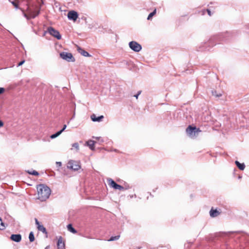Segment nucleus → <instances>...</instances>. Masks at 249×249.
Wrapping results in <instances>:
<instances>
[{
    "mask_svg": "<svg viewBox=\"0 0 249 249\" xmlns=\"http://www.w3.org/2000/svg\"><path fill=\"white\" fill-rule=\"evenodd\" d=\"M56 164L57 166L58 167H60L62 165L61 162H56Z\"/></svg>",
    "mask_w": 249,
    "mask_h": 249,
    "instance_id": "72a5a7b5",
    "label": "nucleus"
},
{
    "mask_svg": "<svg viewBox=\"0 0 249 249\" xmlns=\"http://www.w3.org/2000/svg\"><path fill=\"white\" fill-rule=\"evenodd\" d=\"M5 229V226L4 223L2 221L1 218L0 217V230H3Z\"/></svg>",
    "mask_w": 249,
    "mask_h": 249,
    "instance_id": "5701e85b",
    "label": "nucleus"
},
{
    "mask_svg": "<svg viewBox=\"0 0 249 249\" xmlns=\"http://www.w3.org/2000/svg\"><path fill=\"white\" fill-rule=\"evenodd\" d=\"M90 118L93 122H99L101 121L104 118V116L101 115L98 117H96L95 114H93L90 116Z\"/></svg>",
    "mask_w": 249,
    "mask_h": 249,
    "instance_id": "f8f14e48",
    "label": "nucleus"
},
{
    "mask_svg": "<svg viewBox=\"0 0 249 249\" xmlns=\"http://www.w3.org/2000/svg\"><path fill=\"white\" fill-rule=\"evenodd\" d=\"M141 93V91H138V93L134 95V97H136V99H138V96Z\"/></svg>",
    "mask_w": 249,
    "mask_h": 249,
    "instance_id": "2f4dec72",
    "label": "nucleus"
},
{
    "mask_svg": "<svg viewBox=\"0 0 249 249\" xmlns=\"http://www.w3.org/2000/svg\"><path fill=\"white\" fill-rule=\"evenodd\" d=\"M25 62V60H22L20 61L18 65V66H21Z\"/></svg>",
    "mask_w": 249,
    "mask_h": 249,
    "instance_id": "473e14b6",
    "label": "nucleus"
},
{
    "mask_svg": "<svg viewBox=\"0 0 249 249\" xmlns=\"http://www.w3.org/2000/svg\"><path fill=\"white\" fill-rule=\"evenodd\" d=\"M35 222H36V224L37 225V227L41 225L40 224V223L39 222V221L37 220V219L36 218H35Z\"/></svg>",
    "mask_w": 249,
    "mask_h": 249,
    "instance_id": "7c9ffc66",
    "label": "nucleus"
},
{
    "mask_svg": "<svg viewBox=\"0 0 249 249\" xmlns=\"http://www.w3.org/2000/svg\"><path fill=\"white\" fill-rule=\"evenodd\" d=\"M107 181L108 185L110 187L113 188L114 189H116V188H117V186L118 184H117L112 179H111L110 178H107Z\"/></svg>",
    "mask_w": 249,
    "mask_h": 249,
    "instance_id": "ddd939ff",
    "label": "nucleus"
},
{
    "mask_svg": "<svg viewBox=\"0 0 249 249\" xmlns=\"http://www.w3.org/2000/svg\"><path fill=\"white\" fill-rule=\"evenodd\" d=\"M72 146L74 148L76 149L77 150H79V144L77 142L73 143Z\"/></svg>",
    "mask_w": 249,
    "mask_h": 249,
    "instance_id": "a878e982",
    "label": "nucleus"
},
{
    "mask_svg": "<svg viewBox=\"0 0 249 249\" xmlns=\"http://www.w3.org/2000/svg\"><path fill=\"white\" fill-rule=\"evenodd\" d=\"M212 93H213V96H216V97H220V96H221V95H222V94H221V93L217 94V93H216V91H213V92H212Z\"/></svg>",
    "mask_w": 249,
    "mask_h": 249,
    "instance_id": "cd10ccee",
    "label": "nucleus"
},
{
    "mask_svg": "<svg viewBox=\"0 0 249 249\" xmlns=\"http://www.w3.org/2000/svg\"><path fill=\"white\" fill-rule=\"evenodd\" d=\"M57 246L58 249H65V243L63 241V238L62 236H59L58 237Z\"/></svg>",
    "mask_w": 249,
    "mask_h": 249,
    "instance_id": "9d476101",
    "label": "nucleus"
},
{
    "mask_svg": "<svg viewBox=\"0 0 249 249\" xmlns=\"http://www.w3.org/2000/svg\"><path fill=\"white\" fill-rule=\"evenodd\" d=\"M38 199L41 201L46 200L51 194V189L46 185L39 184L37 186Z\"/></svg>",
    "mask_w": 249,
    "mask_h": 249,
    "instance_id": "f257e3e1",
    "label": "nucleus"
},
{
    "mask_svg": "<svg viewBox=\"0 0 249 249\" xmlns=\"http://www.w3.org/2000/svg\"><path fill=\"white\" fill-rule=\"evenodd\" d=\"M47 32L52 36L60 40L61 39V36L59 32L52 27H49L47 29Z\"/></svg>",
    "mask_w": 249,
    "mask_h": 249,
    "instance_id": "423d86ee",
    "label": "nucleus"
},
{
    "mask_svg": "<svg viewBox=\"0 0 249 249\" xmlns=\"http://www.w3.org/2000/svg\"><path fill=\"white\" fill-rule=\"evenodd\" d=\"M124 187V190H127V189L130 188V187L129 186V185H126Z\"/></svg>",
    "mask_w": 249,
    "mask_h": 249,
    "instance_id": "e433bc0d",
    "label": "nucleus"
},
{
    "mask_svg": "<svg viewBox=\"0 0 249 249\" xmlns=\"http://www.w3.org/2000/svg\"><path fill=\"white\" fill-rule=\"evenodd\" d=\"M87 145L91 150H94L95 142L92 140H89L86 142Z\"/></svg>",
    "mask_w": 249,
    "mask_h": 249,
    "instance_id": "4468645a",
    "label": "nucleus"
},
{
    "mask_svg": "<svg viewBox=\"0 0 249 249\" xmlns=\"http://www.w3.org/2000/svg\"><path fill=\"white\" fill-rule=\"evenodd\" d=\"M27 172L31 175H35V176H38L39 175L38 173L36 171H33L32 172L27 171Z\"/></svg>",
    "mask_w": 249,
    "mask_h": 249,
    "instance_id": "393cba45",
    "label": "nucleus"
},
{
    "mask_svg": "<svg viewBox=\"0 0 249 249\" xmlns=\"http://www.w3.org/2000/svg\"><path fill=\"white\" fill-rule=\"evenodd\" d=\"M3 125H4L3 122L1 120H0V128L2 127Z\"/></svg>",
    "mask_w": 249,
    "mask_h": 249,
    "instance_id": "c9c22d12",
    "label": "nucleus"
},
{
    "mask_svg": "<svg viewBox=\"0 0 249 249\" xmlns=\"http://www.w3.org/2000/svg\"><path fill=\"white\" fill-rule=\"evenodd\" d=\"M207 11L208 15L211 16V12L210 10H209V9H207Z\"/></svg>",
    "mask_w": 249,
    "mask_h": 249,
    "instance_id": "4c0bfd02",
    "label": "nucleus"
},
{
    "mask_svg": "<svg viewBox=\"0 0 249 249\" xmlns=\"http://www.w3.org/2000/svg\"><path fill=\"white\" fill-rule=\"evenodd\" d=\"M115 190H119L123 191V190H124V187L118 184Z\"/></svg>",
    "mask_w": 249,
    "mask_h": 249,
    "instance_id": "bb28decb",
    "label": "nucleus"
},
{
    "mask_svg": "<svg viewBox=\"0 0 249 249\" xmlns=\"http://www.w3.org/2000/svg\"><path fill=\"white\" fill-rule=\"evenodd\" d=\"M67 229L69 231H70L72 233H77V231L74 228H73L72 225L71 224L68 225Z\"/></svg>",
    "mask_w": 249,
    "mask_h": 249,
    "instance_id": "f3484780",
    "label": "nucleus"
},
{
    "mask_svg": "<svg viewBox=\"0 0 249 249\" xmlns=\"http://www.w3.org/2000/svg\"><path fill=\"white\" fill-rule=\"evenodd\" d=\"M68 167L74 171H77L80 168L79 162L75 160H70L68 163Z\"/></svg>",
    "mask_w": 249,
    "mask_h": 249,
    "instance_id": "6e6552de",
    "label": "nucleus"
},
{
    "mask_svg": "<svg viewBox=\"0 0 249 249\" xmlns=\"http://www.w3.org/2000/svg\"><path fill=\"white\" fill-rule=\"evenodd\" d=\"M68 18L69 19L75 21L78 18V14L74 11H71L68 14Z\"/></svg>",
    "mask_w": 249,
    "mask_h": 249,
    "instance_id": "1a4fd4ad",
    "label": "nucleus"
},
{
    "mask_svg": "<svg viewBox=\"0 0 249 249\" xmlns=\"http://www.w3.org/2000/svg\"><path fill=\"white\" fill-rule=\"evenodd\" d=\"M235 163L236 165V166L238 167V168L241 170H243L245 168V165L244 163H240L237 160L235 161Z\"/></svg>",
    "mask_w": 249,
    "mask_h": 249,
    "instance_id": "dca6fc26",
    "label": "nucleus"
},
{
    "mask_svg": "<svg viewBox=\"0 0 249 249\" xmlns=\"http://www.w3.org/2000/svg\"><path fill=\"white\" fill-rule=\"evenodd\" d=\"M66 127H67V125L66 124H64L63 125V127L62 129L59 131L61 132V133H62L65 130Z\"/></svg>",
    "mask_w": 249,
    "mask_h": 249,
    "instance_id": "c756f323",
    "label": "nucleus"
},
{
    "mask_svg": "<svg viewBox=\"0 0 249 249\" xmlns=\"http://www.w3.org/2000/svg\"><path fill=\"white\" fill-rule=\"evenodd\" d=\"M60 56L63 59L66 60L68 62H74L75 59L72 56V54L70 53L62 52L60 53Z\"/></svg>",
    "mask_w": 249,
    "mask_h": 249,
    "instance_id": "20e7f679",
    "label": "nucleus"
},
{
    "mask_svg": "<svg viewBox=\"0 0 249 249\" xmlns=\"http://www.w3.org/2000/svg\"><path fill=\"white\" fill-rule=\"evenodd\" d=\"M219 214V213L216 210L211 209L210 211V216L212 217L217 216Z\"/></svg>",
    "mask_w": 249,
    "mask_h": 249,
    "instance_id": "2eb2a0df",
    "label": "nucleus"
},
{
    "mask_svg": "<svg viewBox=\"0 0 249 249\" xmlns=\"http://www.w3.org/2000/svg\"><path fill=\"white\" fill-rule=\"evenodd\" d=\"M10 239L16 242H19L21 240V235L20 234H12Z\"/></svg>",
    "mask_w": 249,
    "mask_h": 249,
    "instance_id": "9b49d317",
    "label": "nucleus"
},
{
    "mask_svg": "<svg viewBox=\"0 0 249 249\" xmlns=\"http://www.w3.org/2000/svg\"><path fill=\"white\" fill-rule=\"evenodd\" d=\"M12 3L15 6V7L16 8H18V5L16 1H13L12 2Z\"/></svg>",
    "mask_w": 249,
    "mask_h": 249,
    "instance_id": "c85d7f7f",
    "label": "nucleus"
},
{
    "mask_svg": "<svg viewBox=\"0 0 249 249\" xmlns=\"http://www.w3.org/2000/svg\"><path fill=\"white\" fill-rule=\"evenodd\" d=\"M37 229L38 231H42L44 233H47L46 228L42 225L41 226H37Z\"/></svg>",
    "mask_w": 249,
    "mask_h": 249,
    "instance_id": "6ab92c4d",
    "label": "nucleus"
},
{
    "mask_svg": "<svg viewBox=\"0 0 249 249\" xmlns=\"http://www.w3.org/2000/svg\"><path fill=\"white\" fill-rule=\"evenodd\" d=\"M156 10H155L154 11H153L152 12L150 13L149 15H148L147 19L148 20H150L152 18V17L156 14Z\"/></svg>",
    "mask_w": 249,
    "mask_h": 249,
    "instance_id": "b1692460",
    "label": "nucleus"
},
{
    "mask_svg": "<svg viewBox=\"0 0 249 249\" xmlns=\"http://www.w3.org/2000/svg\"><path fill=\"white\" fill-rule=\"evenodd\" d=\"M78 51H79V53H80L82 55H83L84 56H90V55L88 52H87V51H86L82 49H79Z\"/></svg>",
    "mask_w": 249,
    "mask_h": 249,
    "instance_id": "a211bd4d",
    "label": "nucleus"
},
{
    "mask_svg": "<svg viewBox=\"0 0 249 249\" xmlns=\"http://www.w3.org/2000/svg\"><path fill=\"white\" fill-rule=\"evenodd\" d=\"M49 246H47V247H46L45 248V249H49Z\"/></svg>",
    "mask_w": 249,
    "mask_h": 249,
    "instance_id": "58836bf2",
    "label": "nucleus"
},
{
    "mask_svg": "<svg viewBox=\"0 0 249 249\" xmlns=\"http://www.w3.org/2000/svg\"><path fill=\"white\" fill-rule=\"evenodd\" d=\"M200 131L199 128H197L196 127H193L191 125H189L186 128L187 133L191 137H194L196 133Z\"/></svg>",
    "mask_w": 249,
    "mask_h": 249,
    "instance_id": "39448f33",
    "label": "nucleus"
},
{
    "mask_svg": "<svg viewBox=\"0 0 249 249\" xmlns=\"http://www.w3.org/2000/svg\"><path fill=\"white\" fill-rule=\"evenodd\" d=\"M29 239L31 242H32L35 240V237L33 232L31 231L29 235Z\"/></svg>",
    "mask_w": 249,
    "mask_h": 249,
    "instance_id": "aec40b11",
    "label": "nucleus"
},
{
    "mask_svg": "<svg viewBox=\"0 0 249 249\" xmlns=\"http://www.w3.org/2000/svg\"><path fill=\"white\" fill-rule=\"evenodd\" d=\"M227 34L221 33L212 36L207 42L204 43V50H209L207 46H213L218 41L225 40V36Z\"/></svg>",
    "mask_w": 249,
    "mask_h": 249,
    "instance_id": "f03ea898",
    "label": "nucleus"
},
{
    "mask_svg": "<svg viewBox=\"0 0 249 249\" xmlns=\"http://www.w3.org/2000/svg\"><path fill=\"white\" fill-rule=\"evenodd\" d=\"M61 134V132L59 131L57 132L56 133H55V134L52 135L50 136V138L52 139H54V138H56L57 137H58V136H59Z\"/></svg>",
    "mask_w": 249,
    "mask_h": 249,
    "instance_id": "412c9836",
    "label": "nucleus"
},
{
    "mask_svg": "<svg viewBox=\"0 0 249 249\" xmlns=\"http://www.w3.org/2000/svg\"><path fill=\"white\" fill-rule=\"evenodd\" d=\"M129 46L131 50L135 52H139L142 49L141 45L134 41L130 42Z\"/></svg>",
    "mask_w": 249,
    "mask_h": 249,
    "instance_id": "0eeeda50",
    "label": "nucleus"
},
{
    "mask_svg": "<svg viewBox=\"0 0 249 249\" xmlns=\"http://www.w3.org/2000/svg\"><path fill=\"white\" fill-rule=\"evenodd\" d=\"M40 13L39 9L32 10L30 8L28 9V14H24V16L27 19L34 18L39 15Z\"/></svg>",
    "mask_w": 249,
    "mask_h": 249,
    "instance_id": "7ed1b4c3",
    "label": "nucleus"
},
{
    "mask_svg": "<svg viewBox=\"0 0 249 249\" xmlns=\"http://www.w3.org/2000/svg\"><path fill=\"white\" fill-rule=\"evenodd\" d=\"M120 238V235H116V236H111L110 239L108 240L109 241H115V240H117L118 239H119Z\"/></svg>",
    "mask_w": 249,
    "mask_h": 249,
    "instance_id": "4be33fe9",
    "label": "nucleus"
},
{
    "mask_svg": "<svg viewBox=\"0 0 249 249\" xmlns=\"http://www.w3.org/2000/svg\"><path fill=\"white\" fill-rule=\"evenodd\" d=\"M5 89L3 88H0V94L4 91Z\"/></svg>",
    "mask_w": 249,
    "mask_h": 249,
    "instance_id": "f704fd0d",
    "label": "nucleus"
}]
</instances>
